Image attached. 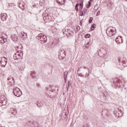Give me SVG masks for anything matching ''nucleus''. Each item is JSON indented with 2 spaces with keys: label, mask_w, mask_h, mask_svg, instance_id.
I'll use <instances>...</instances> for the list:
<instances>
[{
  "label": "nucleus",
  "mask_w": 127,
  "mask_h": 127,
  "mask_svg": "<svg viewBox=\"0 0 127 127\" xmlns=\"http://www.w3.org/2000/svg\"><path fill=\"white\" fill-rule=\"evenodd\" d=\"M112 82L113 83V87H115V88H119V87H122V86L125 85L126 80L125 79H124L123 80H121V79L118 78H115L112 79Z\"/></svg>",
  "instance_id": "obj_1"
},
{
  "label": "nucleus",
  "mask_w": 127,
  "mask_h": 127,
  "mask_svg": "<svg viewBox=\"0 0 127 127\" xmlns=\"http://www.w3.org/2000/svg\"><path fill=\"white\" fill-rule=\"evenodd\" d=\"M106 33L108 36L112 37L117 33V29L114 27H109L106 30Z\"/></svg>",
  "instance_id": "obj_2"
},
{
  "label": "nucleus",
  "mask_w": 127,
  "mask_h": 127,
  "mask_svg": "<svg viewBox=\"0 0 127 127\" xmlns=\"http://www.w3.org/2000/svg\"><path fill=\"white\" fill-rule=\"evenodd\" d=\"M37 39L41 41L42 44H44L47 42V37L44 34L40 33L37 36Z\"/></svg>",
  "instance_id": "obj_3"
},
{
  "label": "nucleus",
  "mask_w": 127,
  "mask_h": 127,
  "mask_svg": "<svg viewBox=\"0 0 127 127\" xmlns=\"http://www.w3.org/2000/svg\"><path fill=\"white\" fill-rule=\"evenodd\" d=\"M23 55V52L21 50H18L14 55L13 58L14 60H17V59H21Z\"/></svg>",
  "instance_id": "obj_4"
},
{
  "label": "nucleus",
  "mask_w": 127,
  "mask_h": 127,
  "mask_svg": "<svg viewBox=\"0 0 127 127\" xmlns=\"http://www.w3.org/2000/svg\"><path fill=\"white\" fill-rule=\"evenodd\" d=\"M13 93L16 97H19L22 95V92L20 90V89L18 87H14L13 89Z\"/></svg>",
  "instance_id": "obj_5"
},
{
  "label": "nucleus",
  "mask_w": 127,
  "mask_h": 127,
  "mask_svg": "<svg viewBox=\"0 0 127 127\" xmlns=\"http://www.w3.org/2000/svg\"><path fill=\"white\" fill-rule=\"evenodd\" d=\"M54 90L52 89V87L51 86H49L46 88V94L47 96H51V95H53V93Z\"/></svg>",
  "instance_id": "obj_6"
},
{
  "label": "nucleus",
  "mask_w": 127,
  "mask_h": 127,
  "mask_svg": "<svg viewBox=\"0 0 127 127\" xmlns=\"http://www.w3.org/2000/svg\"><path fill=\"white\" fill-rule=\"evenodd\" d=\"M0 63L2 67H5L6 64H7V59L4 57L1 58Z\"/></svg>",
  "instance_id": "obj_7"
},
{
  "label": "nucleus",
  "mask_w": 127,
  "mask_h": 127,
  "mask_svg": "<svg viewBox=\"0 0 127 127\" xmlns=\"http://www.w3.org/2000/svg\"><path fill=\"white\" fill-rule=\"evenodd\" d=\"M117 111L118 112H116L115 113V116L117 117L118 118H120V117H122L123 116V107H119L117 109ZM119 112L120 113H119Z\"/></svg>",
  "instance_id": "obj_8"
},
{
  "label": "nucleus",
  "mask_w": 127,
  "mask_h": 127,
  "mask_svg": "<svg viewBox=\"0 0 127 127\" xmlns=\"http://www.w3.org/2000/svg\"><path fill=\"white\" fill-rule=\"evenodd\" d=\"M6 102H7V100H6V98L4 96H0V103L2 105L0 106H5L6 104Z\"/></svg>",
  "instance_id": "obj_9"
},
{
  "label": "nucleus",
  "mask_w": 127,
  "mask_h": 127,
  "mask_svg": "<svg viewBox=\"0 0 127 127\" xmlns=\"http://www.w3.org/2000/svg\"><path fill=\"white\" fill-rule=\"evenodd\" d=\"M19 36L21 39H22V40H25L27 39V33L25 32H21L20 33Z\"/></svg>",
  "instance_id": "obj_10"
},
{
  "label": "nucleus",
  "mask_w": 127,
  "mask_h": 127,
  "mask_svg": "<svg viewBox=\"0 0 127 127\" xmlns=\"http://www.w3.org/2000/svg\"><path fill=\"white\" fill-rule=\"evenodd\" d=\"M60 59H64L66 57V52L64 50H62L60 53Z\"/></svg>",
  "instance_id": "obj_11"
},
{
  "label": "nucleus",
  "mask_w": 127,
  "mask_h": 127,
  "mask_svg": "<svg viewBox=\"0 0 127 127\" xmlns=\"http://www.w3.org/2000/svg\"><path fill=\"white\" fill-rule=\"evenodd\" d=\"M0 19L2 21H5L7 19V14L6 13L1 14Z\"/></svg>",
  "instance_id": "obj_12"
},
{
  "label": "nucleus",
  "mask_w": 127,
  "mask_h": 127,
  "mask_svg": "<svg viewBox=\"0 0 127 127\" xmlns=\"http://www.w3.org/2000/svg\"><path fill=\"white\" fill-rule=\"evenodd\" d=\"M43 20H49V21H50L52 20V19H51V16H49L48 13H46L43 17Z\"/></svg>",
  "instance_id": "obj_13"
},
{
  "label": "nucleus",
  "mask_w": 127,
  "mask_h": 127,
  "mask_svg": "<svg viewBox=\"0 0 127 127\" xmlns=\"http://www.w3.org/2000/svg\"><path fill=\"white\" fill-rule=\"evenodd\" d=\"M107 7L110 9L114 7V2L112 1L111 0H108L107 2Z\"/></svg>",
  "instance_id": "obj_14"
},
{
  "label": "nucleus",
  "mask_w": 127,
  "mask_h": 127,
  "mask_svg": "<svg viewBox=\"0 0 127 127\" xmlns=\"http://www.w3.org/2000/svg\"><path fill=\"white\" fill-rule=\"evenodd\" d=\"M123 37H122L121 36H118L116 39V42L117 44H121V43H123Z\"/></svg>",
  "instance_id": "obj_15"
},
{
  "label": "nucleus",
  "mask_w": 127,
  "mask_h": 127,
  "mask_svg": "<svg viewBox=\"0 0 127 127\" xmlns=\"http://www.w3.org/2000/svg\"><path fill=\"white\" fill-rule=\"evenodd\" d=\"M118 61L119 62L120 65L121 66H123V67H126L127 65V62L125 61H121V59H118Z\"/></svg>",
  "instance_id": "obj_16"
},
{
  "label": "nucleus",
  "mask_w": 127,
  "mask_h": 127,
  "mask_svg": "<svg viewBox=\"0 0 127 127\" xmlns=\"http://www.w3.org/2000/svg\"><path fill=\"white\" fill-rule=\"evenodd\" d=\"M79 5L80 6L79 8V12L81 13V16H83L84 15V13L83 12V2H80Z\"/></svg>",
  "instance_id": "obj_17"
},
{
  "label": "nucleus",
  "mask_w": 127,
  "mask_h": 127,
  "mask_svg": "<svg viewBox=\"0 0 127 127\" xmlns=\"http://www.w3.org/2000/svg\"><path fill=\"white\" fill-rule=\"evenodd\" d=\"M11 39L12 41H14V42H16V41H18V38L17 37V36H16V35H14L12 36Z\"/></svg>",
  "instance_id": "obj_18"
},
{
  "label": "nucleus",
  "mask_w": 127,
  "mask_h": 127,
  "mask_svg": "<svg viewBox=\"0 0 127 127\" xmlns=\"http://www.w3.org/2000/svg\"><path fill=\"white\" fill-rule=\"evenodd\" d=\"M6 38H4L2 37H0V43H2L3 44L4 43H5V42H6Z\"/></svg>",
  "instance_id": "obj_19"
},
{
  "label": "nucleus",
  "mask_w": 127,
  "mask_h": 127,
  "mask_svg": "<svg viewBox=\"0 0 127 127\" xmlns=\"http://www.w3.org/2000/svg\"><path fill=\"white\" fill-rule=\"evenodd\" d=\"M100 52H102V53L104 54L106 51H107V48L105 47H102L100 49Z\"/></svg>",
  "instance_id": "obj_20"
},
{
  "label": "nucleus",
  "mask_w": 127,
  "mask_h": 127,
  "mask_svg": "<svg viewBox=\"0 0 127 127\" xmlns=\"http://www.w3.org/2000/svg\"><path fill=\"white\" fill-rule=\"evenodd\" d=\"M57 2L60 5H61L65 2V0H57Z\"/></svg>",
  "instance_id": "obj_21"
},
{
  "label": "nucleus",
  "mask_w": 127,
  "mask_h": 127,
  "mask_svg": "<svg viewBox=\"0 0 127 127\" xmlns=\"http://www.w3.org/2000/svg\"><path fill=\"white\" fill-rule=\"evenodd\" d=\"M7 80H8V82L9 83H12V81L14 82V79H13V77H8Z\"/></svg>",
  "instance_id": "obj_22"
},
{
  "label": "nucleus",
  "mask_w": 127,
  "mask_h": 127,
  "mask_svg": "<svg viewBox=\"0 0 127 127\" xmlns=\"http://www.w3.org/2000/svg\"><path fill=\"white\" fill-rule=\"evenodd\" d=\"M30 75L32 78L35 77V71H31Z\"/></svg>",
  "instance_id": "obj_23"
},
{
  "label": "nucleus",
  "mask_w": 127,
  "mask_h": 127,
  "mask_svg": "<svg viewBox=\"0 0 127 127\" xmlns=\"http://www.w3.org/2000/svg\"><path fill=\"white\" fill-rule=\"evenodd\" d=\"M80 5V4L79 3H76L75 5V10H76V11H79V8H78V6Z\"/></svg>",
  "instance_id": "obj_24"
},
{
  "label": "nucleus",
  "mask_w": 127,
  "mask_h": 127,
  "mask_svg": "<svg viewBox=\"0 0 127 127\" xmlns=\"http://www.w3.org/2000/svg\"><path fill=\"white\" fill-rule=\"evenodd\" d=\"M63 32L64 34H65V35H67V32H68V30L63 29Z\"/></svg>",
  "instance_id": "obj_25"
},
{
  "label": "nucleus",
  "mask_w": 127,
  "mask_h": 127,
  "mask_svg": "<svg viewBox=\"0 0 127 127\" xmlns=\"http://www.w3.org/2000/svg\"><path fill=\"white\" fill-rule=\"evenodd\" d=\"M90 42H88L86 44H85V47L86 48H89V47H90Z\"/></svg>",
  "instance_id": "obj_26"
},
{
  "label": "nucleus",
  "mask_w": 127,
  "mask_h": 127,
  "mask_svg": "<svg viewBox=\"0 0 127 127\" xmlns=\"http://www.w3.org/2000/svg\"><path fill=\"white\" fill-rule=\"evenodd\" d=\"M95 26H96L95 24H93L91 26V30H94L95 29Z\"/></svg>",
  "instance_id": "obj_27"
},
{
  "label": "nucleus",
  "mask_w": 127,
  "mask_h": 127,
  "mask_svg": "<svg viewBox=\"0 0 127 127\" xmlns=\"http://www.w3.org/2000/svg\"><path fill=\"white\" fill-rule=\"evenodd\" d=\"M90 36H91V35H90L89 34H87L85 36V38H90Z\"/></svg>",
  "instance_id": "obj_28"
},
{
  "label": "nucleus",
  "mask_w": 127,
  "mask_h": 127,
  "mask_svg": "<svg viewBox=\"0 0 127 127\" xmlns=\"http://www.w3.org/2000/svg\"><path fill=\"white\" fill-rule=\"evenodd\" d=\"M76 31H75V32H79V30H80V26H77L76 27Z\"/></svg>",
  "instance_id": "obj_29"
},
{
  "label": "nucleus",
  "mask_w": 127,
  "mask_h": 127,
  "mask_svg": "<svg viewBox=\"0 0 127 127\" xmlns=\"http://www.w3.org/2000/svg\"><path fill=\"white\" fill-rule=\"evenodd\" d=\"M37 106L38 108H41V107H42V104L41 103H38L37 104Z\"/></svg>",
  "instance_id": "obj_30"
},
{
  "label": "nucleus",
  "mask_w": 127,
  "mask_h": 127,
  "mask_svg": "<svg viewBox=\"0 0 127 127\" xmlns=\"http://www.w3.org/2000/svg\"><path fill=\"white\" fill-rule=\"evenodd\" d=\"M67 74H68V72H64V79H66V78H67Z\"/></svg>",
  "instance_id": "obj_31"
},
{
  "label": "nucleus",
  "mask_w": 127,
  "mask_h": 127,
  "mask_svg": "<svg viewBox=\"0 0 127 127\" xmlns=\"http://www.w3.org/2000/svg\"><path fill=\"white\" fill-rule=\"evenodd\" d=\"M92 21H93V17H90L89 20V23H92Z\"/></svg>",
  "instance_id": "obj_32"
},
{
  "label": "nucleus",
  "mask_w": 127,
  "mask_h": 127,
  "mask_svg": "<svg viewBox=\"0 0 127 127\" xmlns=\"http://www.w3.org/2000/svg\"><path fill=\"white\" fill-rule=\"evenodd\" d=\"M91 5V2H88V4H87V6H86L87 8H89V7H90V6Z\"/></svg>",
  "instance_id": "obj_33"
},
{
  "label": "nucleus",
  "mask_w": 127,
  "mask_h": 127,
  "mask_svg": "<svg viewBox=\"0 0 127 127\" xmlns=\"http://www.w3.org/2000/svg\"><path fill=\"white\" fill-rule=\"evenodd\" d=\"M87 11H88V9H87L86 8H84L83 9V12H84V13H86Z\"/></svg>",
  "instance_id": "obj_34"
},
{
  "label": "nucleus",
  "mask_w": 127,
  "mask_h": 127,
  "mask_svg": "<svg viewBox=\"0 0 127 127\" xmlns=\"http://www.w3.org/2000/svg\"><path fill=\"white\" fill-rule=\"evenodd\" d=\"M68 114H69V111H67L65 112L64 116H66L67 117V116H68Z\"/></svg>",
  "instance_id": "obj_35"
},
{
  "label": "nucleus",
  "mask_w": 127,
  "mask_h": 127,
  "mask_svg": "<svg viewBox=\"0 0 127 127\" xmlns=\"http://www.w3.org/2000/svg\"><path fill=\"white\" fill-rule=\"evenodd\" d=\"M12 115H15L16 114V111L13 110V111L12 112Z\"/></svg>",
  "instance_id": "obj_36"
},
{
  "label": "nucleus",
  "mask_w": 127,
  "mask_h": 127,
  "mask_svg": "<svg viewBox=\"0 0 127 127\" xmlns=\"http://www.w3.org/2000/svg\"><path fill=\"white\" fill-rule=\"evenodd\" d=\"M13 3H8V6H13Z\"/></svg>",
  "instance_id": "obj_37"
},
{
  "label": "nucleus",
  "mask_w": 127,
  "mask_h": 127,
  "mask_svg": "<svg viewBox=\"0 0 127 127\" xmlns=\"http://www.w3.org/2000/svg\"><path fill=\"white\" fill-rule=\"evenodd\" d=\"M98 15H100V11H98L97 12V14H96V16H98Z\"/></svg>",
  "instance_id": "obj_38"
},
{
  "label": "nucleus",
  "mask_w": 127,
  "mask_h": 127,
  "mask_svg": "<svg viewBox=\"0 0 127 127\" xmlns=\"http://www.w3.org/2000/svg\"><path fill=\"white\" fill-rule=\"evenodd\" d=\"M83 127H90V126H89V125L86 124L85 125H84V126H83Z\"/></svg>",
  "instance_id": "obj_39"
},
{
  "label": "nucleus",
  "mask_w": 127,
  "mask_h": 127,
  "mask_svg": "<svg viewBox=\"0 0 127 127\" xmlns=\"http://www.w3.org/2000/svg\"><path fill=\"white\" fill-rule=\"evenodd\" d=\"M71 85V83L70 82V81L68 82V87Z\"/></svg>",
  "instance_id": "obj_40"
},
{
  "label": "nucleus",
  "mask_w": 127,
  "mask_h": 127,
  "mask_svg": "<svg viewBox=\"0 0 127 127\" xmlns=\"http://www.w3.org/2000/svg\"><path fill=\"white\" fill-rule=\"evenodd\" d=\"M93 1H94V0H90L88 2L91 3V2H93Z\"/></svg>",
  "instance_id": "obj_41"
},
{
  "label": "nucleus",
  "mask_w": 127,
  "mask_h": 127,
  "mask_svg": "<svg viewBox=\"0 0 127 127\" xmlns=\"http://www.w3.org/2000/svg\"><path fill=\"white\" fill-rule=\"evenodd\" d=\"M67 118V116L65 115L64 116V119H66Z\"/></svg>",
  "instance_id": "obj_42"
},
{
  "label": "nucleus",
  "mask_w": 127,
  "mask_h": 127,
  "mask_svg": "<svg viewBox=\"0 0 127 127\" xmlns=\"http://www.w3.org/2000/svg\"><path fill=\"white\" fill-rule=\"evenodd\" d=\"M19 71H22V69L21 68H20L19 69Z\"/></svg>",
  "instance_id": "obj_43"
},
{
  "label": "nucleus",
  "mask_w": 127,
  "mask_h": 127,
  "mask_svg": "<svg viewBox=\"0 0 127 127\" xmlns=\"http://www.w3.org/2000/svg\"><path fill=\"white\" fill-rule=\"evenodd\" d=\"M83 68H84V69H87V68H88V67H86V66H84V67H83Z\"/></svg>",
  "instance_id": "obj_44"
},
{
  "label": "nucleus",
  "mask_w": 127,
  "mask_h": 127,
  "mask_svg": "<svg viewBox=\"0 0 127 127\" xmlns=\"http://www.w3.org/2000/svg\"><path fill=\"white\" fill-rule=\"evenodd\" d=\"M80 25H82V21H80Z\"/></svg>",
  "instance_id": "obj_45"
},
{
  "label": "nucleus",
  "mask_w": 127,
  "mask_h": 127,
  "mask_svg": "<svg viewBox=\"0 0 127 127\" xmlns=\"http://www.w3.org/2000/svg\"><path fill=\"white\" fill-rule=\"evenodd\" d=\"M80 68H82L81 67H79V68H78V71H79V70H80Z\"/></svg>",
  "instance_id": "obj_46"
},
{
  "label": "nucleus",
  "mask_w": 127,
  "mask_h": 127,
  "mask_svg": "<svg viewBox=\"0 0 127 127\" xmlns=\"http://www.w3.org/2000/svg\"><path fill=\"white\" fill-rule=\"evenodd\" d=\"M116 112H118V114H120V112L118 111V110H117Z\"/></svg>",
  "instance_id": "obj_47"
},
{
  "label": "nucleus",
  "mask_w": 127,
  "mask_h": 127,
  "mask_svg": "<svg viewBox=\"0 0 127 127\" xmlns=\"http://www.w3.org/2000/svg\"><path fill=\"white\" fill-rule=\"evenodd\" d=\"M45 12H48V10H46Z\"/></svg>",
  "instance_id": "obj_48"
},
{
  "label": "nucleus",
  "mask_w": 127,
  "mask_h": 127,
  "mask_svg": "<svg viewBox=\"0 0 127 127\" xmlns=\"http://www.w3.org/2000/svg\"><path fill=\"white\" fill-rule=\"evenodd\" d=\"M11 86H12V84H11Z\"/></svg>",
  "instance_id": "obj_49"
},
{
  "label": "nucleus",
  "mask_w": 127,
  "mask_h": 127,
  "mask_svg": "<svg viewBox=\"0 0 127 127\" xmlns=\"http://www.w3.org/2000/svg\"><path fill=\"white\" fill-rule=\"evenodd\" d=\"M88 70H89V71H90V69H88Z\"/></svg>",
  "instance_id": "obj_50"
}]
</instances>
